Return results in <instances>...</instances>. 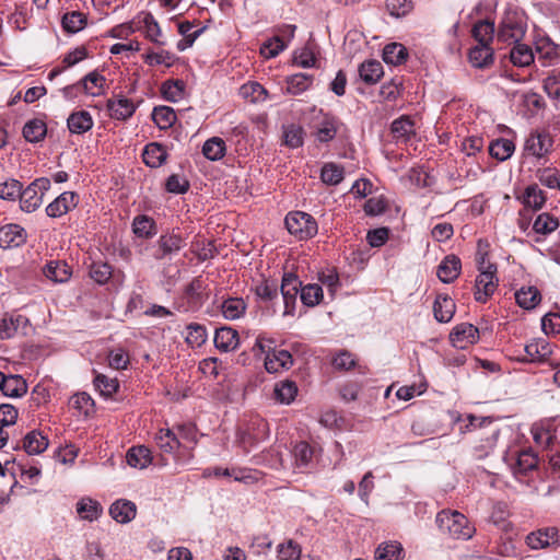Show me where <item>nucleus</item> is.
<instances>
[{"mask_svg":"<svg viewBox=\"0 0 560 560\" xmlns=\"http://www.w3.org/2000/svg\"><path fill=\"white\" fill-rule=\"evenodd\" d=\"M155 442L159 448L166 454L175 453L180 445L178 438L171 429L159 430L155 434Z\"/></svg>","mask_w":560,"mask_h":560,"instance_id":"ea45409f","label":"nucleus"},{"mask_svg":"<svg viewBox=\"0 0 560 560\" xmlns=\"http://www.w3.org/2000/svg\"><path fill=\"white\" fill-rule=\"evenodd\" d=\"M383 74V66L377 60H366L359 67V75L366 84L377 83Z\"/></svg>","mask_w":560,"mask_h":560,"instance_id":"c85d7f7f","label":"nucleus"},{"mask_svg":"<svg viewBox=\"0 0 560 560\" xmlns=\"http://www.w3.org/2000/svg\"><path fill=\"white\" fill-rule=\"evenodd\" d=\"M94 386L102 396L110 397L118 389V381L104 374H97L94 378Z\"/></svg>","mask_w":560,"mask_h":560,"instance_id":"338daca9","label":"nucleus"},{"mask_svg":"<svg viewBox=\"0 0 560 560\" xmlns=\"http://www.w3.org/2000/svg\"><path fill=\"white\" fill-rule=\"evenodd\" d=\"M185 83L182 80H167L161 86L163 97L170 102H177L183 98Z\"/></svg>","mask_w":560,"mask_h":560,"instance_id":"864d4df0","label":"nucleus"},{"mask_svg":"<svg viewBox=\"0 0 560 560\" xmlns=\"http://www.w3.org/2000/svg\"><path fill=\"white\" fill-rule=\"evenodd\" d=\"M539 183L550 189L560 190V171L555 167L539 168L536 172Z\"/></svg>","mask_w":560,"mask_h":560,"instance_id":"4d7b16f0","label":"nucleus"},{"mask_svg":"<svg viewBox=\"0 0 560 560\" xmlns=\"http://www.w3.org/2000/svg\"><path fill=\"white\" fill-rule=\"evenodd\" d=\"M152 119L160 129H168L175 124L177 116L172 107L156 106L153 108Z\"/></svg>","mask_w":560,"mask_h":560,"instance_id":"de8ad7c7","label":"nucleus"},{"mask_svg":"<svg viewBox=\"0 0 560 560\" xmlns=\"http://www.w3.org/2000/svg\"><path fill=\"white\" fill-rule=\"evenodd\" d=\"M526 544L530 549L537 550L560 544V534L557 527L540 528L526 536Z\"/></svg>","mask_w":560,"mask_h":560,"instance_id":"9d476101","label":"nucleus"},{"mask_svg":"<svg viewBox=\"0 0 560 560\" xmlns=\"http://www.w3.org/2000/svg\"><path fill=\"white\" fill-rule=\"evenodd\" d=\"M186 342L191 347H200L207 340L206 328L197 323H191L186 327Z\"/></svg>","mask_w":560,"mask_h":560,"instance_id":"e2e57ef3","label":"nucleus"},{"mask_svg":"<svg viewBox=\"0 0 560 560\" xmlns=\"http://www.w3.org/2000/svg\"><path fill=\"white\" fill-rule=\"evenodd\" d=\"M225 153L226 144L220 137L210 138L202 145V154L210 161H219L224 158Z\"/></svg>","mask_w":560,"mask_h":560,"instance_id":"58836bf2","label":"nucleus"},{"mask_svg":"<svg viewBox=\"0 0 560 560\" xmlns=\"http://www.w3.org/2000/svg\"><path fill=\"white\" fill-rule=\"evenodd\" d=\"M510 58L513 65L518 67L529 66L534 61V54L532 49L524 44L516 43L510 52Z\"/></svg>","mask_w":560,"mask_h":560,"instance_id":"603ef678","label":"nucleus"},{"mask_svg":"<svg viewBox=\"0 0 560 560\" xmlns=\"http://www.w3.org/2000/svg\"><path fill=\"white\" fill-rule=\"evenodd\" d=\"M559 226L557 218L547 212L540 213L534 221L533 229L539 234H549Z\"/></svg>","mask_w":560,"mask_h":560,"instance_id":"680f3d73","label":"nucleus"},{"mask_svg":"<svg viewBox=\"0 0 560 560\" xmlns=\"http://www.w3.org/2000/svg\"><path fill=\"white\" fill-rule=\"evenodd\" d=\"M80 83L83 88L84 94L97 96L104 90L105 78L97 71H92L82 78Z\"/></svg>","mask_w":560,"mask_h":560,"instance_id":"79ce46f5","label":"nucleus"},{"mask_svg":"<svg viewBox=\"0 0 560 560\" xmlns=\"http://www.w3.org/2000/svg\"><path fill=\"white\" fill-rule=\"evenodd\" d=\"M277 553L279 560H300L302 548L296 541L289 539L278 545Z\"/></svg>","mask_w":560,"mask_h":560,"instance_id":"13d9d810","label":"nucleus"},{"mask_svg":"<svg viewBox=\"0 0 560 560\" xmlns=\"http://www.w3.org/2000/svg\"><path fill=\"white\" fill-rule=\"evenodd\" d=\"M110 516L118 523H129L136 517L137 506L129 500H117L109 508Z\"/></svg>","mask_w":560,"mask_h":560,"instance_id":"412c9836","label":"nucleus"},{"mask_svg":"<svg viewBox=\"0 0 560 560\" xmlns=\"http://www.w3.org/2000/svg\"><path fill=\"white\" fill-rule=\"evenodd\" d=\"M67 126L71 133L82 135L92 129L93 118L86 110L73 112L67 119Z\"/></svg>","mask_w":560,"mask_h":560,"instance_id":"4be33fe9","label":"nucleus"},{"mask_svg":"<svg viewBox=\"0 0 560 560\" xmlns=\"http://www.w3.org/2000/svg\"><path fill=\"white\" fill-rule=\"evenodd\" d=\"M404 558V549L399 542L389 541L378 546L375 551L376 560H401Z\"/></svg>","mask_w":560,"mask_h":560,"instance_id":"8fccbe9b","label":"nucleus"},{"mask_svg":"<svg viewBox=\"0 0 560 560\" xmlns=\"http://www.w3.org/2000/svg\"><path fill=\"white\" fill-rule=\"evenodd\" d=\"M323 289L319 284L310 283L301 287V301L305 306L314 307L323 300Z\"/></svg>","mask_w":560,"mask_h":560,"instance_id":"5fc2aeb1","label":"nucleus"},{"mask_svg":"<svg viewBox=\"0 0 560 560\" xmlns=\"http://www.w3.org/2000/svg\"><path fill=\"white\" fill-rule=\"evenodd\" d=\"M302 282L294 273H284L281 283V294L284 301V315H292L295 307L296 295L301 291Z\"/></svg>","mask_w":560,"mask_h":560,"instance_id":"f8f14e48","label":"nucleus"},{"mask_svg":"<svg viewBox=\"0 0 560 560\" xmlns=\"http://www.w3.org/2000/svg\"><path fill=\"white\" fill-rule=\"evenodd\" d=\"M221 311L225 319L235 320L245 313L246 303L241 298H230L222 303Z\"/></svg>","mask_w":560,"mask_h":560,"instance_id":"09e8293b","label":"nucleus"},{"mask_svg":"<svg viewBox=\"0 0 560 560\" xmlns=\"http://www.w3.org/2000/svg\"><path fill=\"white\" fill-rule=\"evenodd\" d=\"M515 150V144L509 139H497L489 145V153L498 161H505L511 158Z\"/></svg>","mask_w":560,"mask_h":560,"instance_id":"49530a36","label":"nucleus"},{"mask_svg":"<svg viewBox=\"0 0 560 560\" xmlns=\"http://www.w3.org/2000/svg\"><path fill=\"white\" fill-rule=\"evenodd\" d=\"M494 23L489 20H481L475 23L471 34L479 45H488L492 43L494 36Z\"/></svg>","mask_w":560,"mask_h":560,"instance_id":"4c0bfd02","label":"nucleus"},{"mask_svg":"<svg viewBox=\"0 0 560 560\" xmlns=\"http://www.w3.org/2000/svg\"><path fill=\"white\" fill-rule=\"evenodd\" d=\"M469 61L476 68H486L493 62V49L488 45H477L469 50Z\"/></svg>","mask_w":560,"mask_h":560,"instance_id":"f704fd0d","label":"nucleus"},{"mask_svg":"<svg viewBox=\"0 0 560 560\" xmlns=\"http://www.w3.org/2000/svg\"><path fill=\"white\" fill-rule=\"evenodd\" d=\"M479 339V330L472 324L462 323L456 325L450 334V340L455 348L466 349Z\"/></svg>","mask_w":560,"mask_h":560,"instance_id":"9b49d317","label":"nucleus"},{"mask_svg":"<svg viewBox=\"0 0 560 560\" xmlns=\"http://www.w3.org/2000/svg\"><path fill=\"white\" fill-rule=\"evenodd\" d=\"M50 179L46 177L36 178L20 195L21 209L25 212H33L43 203V197L50 189Z\"/></svg>","mask_w":560,"mask_h":560,"instance_id":"39448f33","label":"nucleus"},{"mask_svg":"<svg viewBox=\"0 0 560 560\" xmlns=\"http://www.w3.org/2000/svg\"><path fill=\"white\" fill-rule=\"evenodd\" d=\"M487 269V271H481L477 276L475 282V300L480 303H486L499 284L497 266L494 264H488Z\"/></svg>","mask_w":560,"mask_h":560,"instance_id":"0eeeda50","label":"nucleus"},{"mask_svg":"<svg viewBox=\"0 0 560 560\" xmlns=\"http://www.w3.org/2000/svg\"><path fill=\"white\" fill-rule=\"evenodd\" d=\"M90 277L98 284H105L113 275L112 266L103 261H93L89 269Z\"/></svg>","mask_w":560,"mask_h":560,"instance_id":"bf43d9fd","label":"nucleus"},{"mask_svg":"<svg viewBox=\"0 0 560 560\" xmlns=\"http://www.w3.org/2000/svg\"><path fill=\"white\" fill-rule=\"evenodd\" d=\"M304 128L296 124L283 126V144L290 149H296L304 143Z\"/></svg>","mask_w":560,"mask_h":560,"instance_id":"a19ab883","label":"nucleus"},{"mask_svg":"<svg viewBox=\"0 0 560 560\" xmlns=\"http://www.w3.org/2000/svg\"><path fill=\"white\" fill-rule=\"evenodd\" d=\"M143 162L150 167L161 166L167 158L165 148L160 143H149L143 150Z\"/></svg>","mask_w":560,"mask_h":560,"instance_id":"473e14b6","label":"nucleus"},{"mask_svg":"<svg viewBox=\"0 0 560 560\" xmlns=\"http://www.w3.org/2000/svg\"><path fill=\"white\" fill-rule=\"evenodd\" d=\"M86 24L85 15L79 11L68 12L62 16V26L69 33L81 31Z\"/></svg>","mask_w":560,"mask_h":560,"instance_id":"052dcab7","label":"nucleus"},{"mask_svg":"<svg viewBox=\"0 0 560 560\" xmlns=\"http://www.w3.org/2000/svg\"><path fill=\"white\" fill-rule=\"evenodd\" d=\"M254 424L257 425V430L255 432H250V429H247L242 432L240 438V442L246 452H248L249 447L254 446L259 441L265 440L268 434L267 423L264 420L258 419Z\"/></svg>","mask_w":560,"mask_h":560,"instance_id":"c756f323","label":"nucleus"},{"mask_svg":"<svg viewBox=\"0 0 560 560\" xmlns=\"http://www.w3.org/2000/svg\"><path fill=\"white\" fill-rule=\"evenodd\" d=\"M22 133L27 142L37 143L44 140L47 126L42 119L34 118L24 125Z\"/></svg>","mask_w":560,"mask_h":560,"instance_id":"2f4dec72","label":"nucleus"},{"mask_svg":"<svg viewBox=\"0 0 560 560\" xmlns=\"http://www.w3.org/2000/svg\"><path fill=\"white\" fill-rule=\"evenodd\" d=\"M208 283L202 277H196L185 288L184 298L189 310H198L208 300Z\"/></svg>","mask_w":560,"mask_h":560,"instance_id":"1a4fd4ad","label":"nucleus"},{"mask_svg":"<svg viewBox=\"0 0 560 560\" xmlns=\"http://www.w3.org/2000/svg\"><path fill=\"white\" fill-rule=\"evenodd\" d=\"M293 365V359L287 350H271L266 353L265 368L269 373H278L289 370Z\"/></svg>","mask_w":560,"mask_h":560,"instance_id":"dca6fc26","label":"nucleus"},{"mask_svg":"<svg viewBox=\"0 0 560 560\" xmlns=\"http://www.w3.org/2000/svg\"><path fill=\"white\" fill-rule=\"evenodd\" d=\"M390 132L397 143H406L416 133L415 122L409 116H400L392 122Z\"/></svg>","mask_w":560,"mask_h":560,"instance_id":"aec40b11","label":"nucleus"},{"mask_svg":"<svg viewBox=\"0 0 560 560\" xmlns=\"http://www.w3.org/2000/svg\"><path fill=\"white\" fill-rule=\"evenodd\" d=\"M522 201L527 208L539 210L546 202V196L538 185L533 184L525 188Z\"/></svg>","mask_w":560,"mask_h":560,"instance_id":"a18cd8bd","label":"nucleus"},{"mask_svg":"<svg viewBox=\"0 0 560 560\" xmlns=\"http://www.w3.org/2000/svg\"><path fill=\"white\" fill-rule=\"evenodd\" d=\"M292 455L295 466L298 468H304L310 464L313 457V450L306 442H299L293 447Z\"/></svg>","mask_w":560,"mask_h":560,"instance_id":"69168bd1","label":"nucleus"},{"mask_svg":"<svg viewBox=\"0 0 560 560\" xmlns=\"http://www.w3.org/2000/svg\"><path fill=\"white\" fill-rule=\"evenodd\" d=\"M516 303L525 310H533L538 305L541 300L540 293L537 288L528 287L521 288L515 293Z\"/></svg>","mask_w":560,"mask_h":560,"instance_id":"37998d69","label":"nucleus"},{"mask_svg":"<svg viewBox=\"0 0 560 560\" xmlns=\"http://www.w3.org/2000/svg\"><path fill=\"white\" fill-rule=\"evenodd\" d=\"M48 444V438L37 430L28 432L23 439V448L28 455L42 454Z\"/></svg>","mask_w":560,"mask_h":560,"instance_id":"a878e982","label":"nucleus"},{"mask_svg":"<svg viewBox=\"0 0 560 560\" xmlns=\"http://www.w3.org/2000/svg\"><path fill=\"white\" fill-rule=\"evenodd\" d=\"M469 423L467 428L475 430L472 455L477 459H483L489 456L497 446L500 430L493 424L490 418H478L468 416Z\"/></svg>","mask_w":560,"mask_h":560,"instance_id":"f257e3e1","label":"nucleus"},{"mask_svg":"<svg viewBox=\"0 0 560 560\" xmlns=\"http://www.w3.org/2000/svg\"><path fill=\"white\" fill-rule=\"evenodd\" d=\"M408 58L407 48L400 43L387 44L383 49V60L393 66L404 63Z\"/></svg>","mask_w":560,"mask_h":560,"instance_id":"e433bc0d","label":"nucleus"},{"mask_svg":"<svg viewBox=\"0 0 560 560\" xmlns=\"http://www.w3.org/2000/svg\"><path fill=\"white\" fill-rule=\"evenodd\" d=\"M313 75L307 73H295L287 78V93L299 95L311 88L313 84Z\"/></svg>","mask_w":560,"mask_h":560,"instance_id":"c9c22d12","label":"nucleus"},{"mask_svg":"<svg viewBox=\"0 0 560 560\" xmlns=\"http://www.w3.org/2000/svg\"><path fill=\"white\" fill-rule=\"evenodd\" d=\"M186 245L185 238L179 232L173 230L172 232L162 234L154 245L152 254L155 260H172L173 256L179 253Z\"/></svg>","mask_w":560,"mask_h":560,"instance_id":"423d86ee","label":"nucleus"},{"mask_svg":"<svg viewBox=\"0 0 560 560\" xmlns=\"http://www.w3.org/2000/svg\"><path fill=\"white\" fill-rule=\"evenodd\" d=\"M26 242V232L19 224H7L0 228V247H19Z\"/></svg>","mask_w":560,"mask_h":560,"instance_id":"2eb2a0df","label":"nucleus"},{"mask_svg":"<svg viewBox=\"0 0 560 560\" xmlns=\"http://www.w3.org/2000/svg\"><path fill=\"white\" fill-rule=\"evenodd\" d=\"M284 223L289 233L299 240L312 238L318 231L315 219L303 211L289 212L284 219Z\"/></svg>","mask_w":560,"mask_h":560,"instance_id":"20e7f679","label":"nucleus"},{"mask_svg":"<svg viewBox=\"0 0 560 560\" xmlns=\"http://www.w3.org/2000/svg\"><path fill=\"white\" fill-rule=\"evenodd\" d=\"M0 390L7 397L19 398L27 393V384L21 375H4Z\"/></svg>","mask_w":560,"mask_h":560,"instance_id":"5701e85b","label":"nucleus"},{"mask_svg":"<svg viewBox=\"0 0 560 560\" xmlns=\"http://www.w3.org/2000/svg\"><path fill=\"white\" fill-rule=\"evenodd\" d=\"M22 194V184L18 179H8L0 183V198L3 200L15 201Z\"/></svg>","mask_w":560,"mask_h":560,"instance_id":"774afa93","label":"nucleus"},{"mask_svg":"<svg viewBox=\"0 0 560 560\" xmlns=\"http://www.w3.org/2000/svg\"><path fill=\"white\" fill-rule=\"evenodd\" d=\"M126 460L129 466L143 469L152 462L151 451L145 446H133L127 452Z\"/></svg>","mask_w":560,"mask_h":560,"instance_id":"7c9ffc66","label":"nucleus"},{"mask_svg":"<svg viewBox=\"0 0 560 560\" xmlns=\"http://www.w3.org/2000/svg\"><path fill=\"white\" fill-rule=\"evenodd\" d=\"M320 178L327 185H338L343 179V168L335 163H327L322 168Z\"/></svg>","mask_w":560,"mask_h":560,"instance_id":"0e129e2a","label":"nucleus"},{"mask_svg":"<svg viewBox=\"0 0 560 560\" xmlns=\"http://www.w3.org/2000/svg\"><path fill=\"white\" fill-rule=\"evenodd\" d=\"M525 352L527 359L534 362L545 360L549 354H551V349L546 340L539 339L527 343L525 346Z\"/></svg>","mask_w":560,"mask_h":560,"instance_id":"3c124183","label":"nucleus"},{"mask_svg":"<svg viewBox=\"0 0 560 560\" xmlns=\"http://www.w3.org/2000/svg\"><path fill=\"white\" fill-rule=\"evenodd\" d=\"M525 35V22L522 12L508 8L499 24L498 38L506 43H518Z\"/></svg>","mask_w":560,"mask_h":560,"instance_id":"7ed1b4c3","label":"nucleus"},{"mask_svg":"<svg viewBox=\"0 0 560 560\" xmlns=\"http://www.w3.org/2000/svg\"><path fill=\"white\" fill-rule=\"evenodd\" d=\"M240 342L238 332L232 327H221L215 330L214 346L222 352H230L237 348Z\"/></svg>","mask_w":560,"mask_h":560,"instance_id":"6ab92c4d","label":"nucleus"},{"mask_svg":"<svg viewBox=\"0 0 560 560\" xmlns=\"http://www.w3.org/2000/svg\"><path fill=\"white\" fill-rule=\"evenodd\" d=\"M102 511L101 504L91 498H83L77 503L78 514L90 522L97 520Z\"/></svg>","mask_w":560,"mask_h":560,"instance_id":"c03bdc74","label":"nucleus"},{"mask_svg":"<svg viewBox=\"0 0 560 560\" xmlns=\"http://www.w3.org/2000/svg\"><path fill=\"white\" fill-rule=\"evenodd\" d=\"M462 270V261L456 255H447L438 267L436 275L443 283H451L458 278Z\"/></svg>","mask_w":560,"mask_h":560,"instance_id":"f3484780","label":"nucleus"},{"mask_svg":"<svg viewBox=\"0 0 560 560\" xmlns=\"http://www.w3.org/2000/svg\"><path fill=\"white\" fill-rule=\"evenodd\" d=\"M43 273L52 282L62 283L70 279L71 269L65 261L54 260L45 265Z\"/></svg>","mask_w":560,"mask_h":560,"instance_id":"b1692460","label":"nucleus"},{"mask_svg":"<svg viewBox=\"0 0 560 560\" xmlns=\"http://www.w3.org/2000/svg\"><path fill=\"white\" fill-rule=\"evenodd\" d=\"M435 522L443 535L454 539H470L476 532L475 526L458 511L442 510L438 513Z\"/></svg>","mask_w":560,"mask_h":560,"instance_id":"f03ea898","label":"nucleus"},{"mask_svg":"<svg viewBox=\"0 0 560 560\" xmlns=\"http://www.w3.org/2000/svg\"><path fill=\"white\" fill-rule=\"evenodd\" d=\"M132 232L137 237L148 240L158 233V226L153 218L139 214L132 220Z\"/></svg>","mask_w":560,"mask_h":560,"instance_id":"393cba45","label":"nucleus"},{"mask_svg":"<svg viewBox=\"0 0 560 560\" xmlns=\"http://www.w3.org/2000/svg\"><path fill=\"white\" fill-rule=\"evenodd\" d=\"M23 315H5L0 319V339L12 338L22 325L27 324Z\"/></svg>","mask_w":560,"mask_h":560,"instance_id":"72a5a7b5","label":"nucleus"},{"mask_svg":"<svg viewBox=\"0 0 560 560\" xmlns=\"http://www.w3.org/2000/svg\"><path fill=\"white\" fill-rule=\"evenodd\" d=\"M298 394V386L294 382L283 381L276 385L275 397L281 404H290Z\"/></svg>","mask_w":560,"mask_h":560,"instance_id":"6e6d98bb","label":"nucleus"},{"mask_svg":"<svg viewBox=\"0 0 560 560\" xmlns=\"http://www.w3.org/2000/svg\"><path fill=\"white\" fill-rule=\"evenodd\" d=\"M504 459L515 476L526 475L538 465V457L530 448L520 451L515 455H508Z\"/></svg>","mask_w":560,"mask_h":560,"instance_id":"6e6552de","label":"nucleus"},{"mask_svg":"<svg viewBox=\"0 0 560 560\" xmlns=\"http://www.w3.org/2000/svg\"><path fill=\"white\" fill-rule=\"evenodd\" d=\"M107 108L110 113V116L118 120H125L131 117L136 110L133 102L126 97L108 100Z\"/></svg>","mask_w":560,"mask_h":560,"instance_id":"bb28decb","label":"nucleus"},{"mask_svg":"<svg viewBox=\"0 0 560 560\" xmlns=\"http://www.w3.org/2000/svg\"><path fill=\"white\" fill-rule=\"evenodd\" d=\"M552 145V140L547 133L534 132L525 141V151L536 158L547 154Z\"/></svg>","mask_w":560,"mask_h":560,"instance_id":"a211bd4d","label":"nucleus"},{"mask_svg":"<svg viewBox=\"0 0 560 560\" xmlns=\"http://www.w3.org/2000/svg\"><path fill=\"white\" fill-rule=\"evenodd\" d=\"M434 317L440 323H448L455 313L454 301L446 295H438L433 305Z\"/></svg>","mask_w":560,"mask_h":560,"instance_id":"cd10ccee","label":"nucleus"},{"mask_svg":"<svg viewBox=\"0 0 560 560\" xmlns=\"http://www.w3.org/2000/svg\"><path fill=\"white\" fill-rule=\"evenodd\" d=\"M340 127L337 117L330 114H322L320 120L314 127V137L320 143H327L335 139Z\"/></svg>","mask_w":560,"mask_h":560,"instance_id":"ddd939ff","label":"nucleus"},{"mask_svg":"<svg viewBox=\"0 0 560 560\" xmlns=\"http://www.w3.org/2000/svg\"><path fill=\"white\" fill-rule=\"evenodd\" d=\"M77 205L78 195L72 191H65L46 207V213L50 218H59L75 208Z\"/></svg>","mask_w":560,"mask_h":560,"instance_id":"4468645a","label":"nucleus"}]
</instances>
